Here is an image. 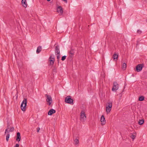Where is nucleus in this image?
<instances>
[{
  "mask_svg": "<svg viewBox=\"0 0 147 147\" xmlns=\"http://www.w3.org/2000/svg\"><path fill=\"white\" fill-rule=\"evenodd\" d=\"M27 102V99L24 98L21 104V108L23 111H26V106Z\"/></svg>",
  "mask_w": 147,
  "mask_h": 147,
  "instance_id": "obj_1",
  "label": "nucleus"
},
{
  "mask_svg": "<svg viewBox=\"0 0 147 147\" xmlns=\"http://www.w3.org/2000/svg\"><path fill=\"white\" fill-rule=\"evenodd\" d=\"M65 101L66 103H68L71 105L73 104L74 100L71 98V96H67L65 98Z\"/></svg>",
  "mask_w": 147,
  "mask_h": 147,
  "instance_id": "obj_2",
  "label": "nucleus"
},
{
  "mask_svg": "<svg viewBox=\"0 0 147 147\" xmlns=\"http://www.w3.org/2000/svg\"><path fill=\"white\" fill-rule=\"evenodd\" d=\"M45 96L47 98L46 100L47 102V104L49 105H50L53 101L51 97L49 95L47 94H45Z\"/></svg>",
  "mask_w": 147,
  "mask_h": 147,
  "instance_id": "obj_3",
  "label": "nucleus"
},
{
  "mask_svg": "<svg viewBox=\"0 0 147 147\" xmlns=\"http://www.w3.org/2000/svg\"><path fill=\"white\" fill-rule=\"evenodd\" d=\"M86 119V117L85 112L82 111L80 113V121L82 122H84Z\"/></svg>",
  "mask_w": 147,
  "mask_h": 147,
  "instance_id": "obj_4",
  "label": "nucleus"
},
{
  "mask_svg": "<svg viewBox=\"0 0 147 147\" xmlns=\"http://www.w3.org/2000/svg\"><path fill=\"white\" fill-rule=\"evenodd\" d=\"M119 84L116 82H114L113 83V86L112 88V90L116 92L119 88Z\"/></svg>",
  "mask_w": 147,
  "mask_h": 147,
  "instance_id": "obj_5",
  "label": "nucleus"
},
{
  "mask_svg": "<svg viewBox=\"0 0 147 147\" xmlns=\"http://www.w3.org/2000/svg\"><path fill=\"white\" fill-rule=\"evenodd\" d=\"M57 11L59 13L60 15H62L63 13V8L61 6H58L57 8Z\"/></svg>",
  "mask_w": 147,
  "mask_h": 147,
  "instance_id": "obj_6",
  "label": "nucleus"
},
{
  "mask_svg": "<svg viewBox=\"0 0 147 147\" xmlns=\"http://www.w3.org/2000/svg\"><path fill=\"white\" fill-rule=\"evenodd\" d=\"M142 68V64H138L136 67V69L137 72H139L140 71Z\"/></svg>",
  "mask_w": 147,
  "mask_h": 147,
  "instance_id": "obj_7",
  "label": "nucleus"
},
{
  "mask_svg": "<svg viewBox=\"0 0 147 147\" xmlns=\"http://www.w3.org/2000/svg\"><path fill=\"white\" fill-rule=\"evenodd\" d=\"M55 53L56 55L59 54L60 51L59 46L57 45L55 47Z\"/></svg>",
  "mask_w": 147,
  "mask_h": 147,
  "instance_id": "obj_8",
  "label": "nucleus"
},
{
  "mask_svg": "<svg viewBox=\"0 0 147 147\" xmlns=\"http://www.w3.org/2000/svg\"><path fill=\"white\" fill-rule=\"evenodd\" d=\"M100 121L101 122V124L104 125L106 123V121L105 118L103 115H102Z\"/></svg>",
  "mask_w": 147,
  "mask_h": 147,
  "instance_id": "obj_9",
  "label": "nucleus"
},
{
  "mask_svg": "<svg viewBox=\"0 0 147 147\" xmlns=\"http://www.w3.org/2000/svg\"><path fill=\"white\" fill-rule=\"evenodd\" d=\"M56 112L55 110L53 109H51L48 112V114L49 115H51L52 114L55 113Z\"/></svg>",
  "mask_w": 147,
  "mask_h": 147,
  "instance_id": "obj_10",
  "label": "nucleus"
},
{
  "mask_svg": "<svg viewBox=\"0 0 147 147\" xmlns=\"http://www.w3.org/2000/svg\"><path fill=\"white\" fill-rule=\"evenodd\" d=\"M14 128L13 127H11L9 130H7V129H5V134H6L7 133L8 134L9 132H12L14 131Z\"/></svg>",
  "mask_w": 147,
  "mask_h": 147,
  "instance_id": "obj_11",
  "label": "nucleus"
},
{
  "mask_svg": "<svg viewBox=\"0 0 147 147\" xmlns=\"http://www.w3.org/2000/svg\"><path fill=\"white\" fill-rule=\"evenodd\" d=\"M21 136L20 132H18L17 133L16 140L18 142L20 141L21 140Z\"/></svg>",
  "mask_w": 147,
  "mask_h": 147,
  "instance_id": "obj_12",
  "label": "nucleus"
},
{
  "mask_svg": "<svg viewBox=\"0 0 147 147\" xmlns=\"http://www.w3.org/2000/svg\"><path fill=\"white\" fill-rule=\"evenodd\" d=\"M22 5L24 7L26 8L27 7V4L26 2V0H22Z\"/></svg>",
  "mask_w": 147,
  "mask_h": 147,
  "instance_id": "obj_13",
  "label": "nucleus"
},
{
  "mask_svg": "<svg viewBox=\"0 0 147 147\" xmlns=\"http://www.w3.org/2000/svg\"><path fill=\"white\" fill-rule=\"evenodd\" d=\"M112 107V103L111 102L107 103L106 105V107L111 108Z\"/></svg>",
  "mask_w": 147,
  "mask_h": 147,
  "instance_id": "obj_14",
  "label": "nucleus"
},
{
  "mask_svg": "<svg viewBox=\"0 0 147 147\" xmlns=\"http://www.w3.org/2000/svg\"><path fill=\"white\" fill-rule=\"evenodd\" d=\"M42 49L41 47V46H38L36 50V53L37 54L39 53L41 51Z\"/></svg>",
  "mask_w": 147,
  "mask_h": 147,
  "instance_id": "obj_15",
  "label": "nucleus"
},
{
  "mask_svg": "<svg viewBox=\"0 0 147 147\" xmlns=\"http://www.w3.org/2000/svg\"><path fill=\"white\" fill-rule=\"evenodd\" d=\"M144 119H140V120H139V121L138 122V123L139 125H142L143 124V123H144Z\"/></svg>",
  "mask_w": 147,
  "mask_h": 147,
  "instance_id": "obj_16",
  "label": "nucleus"
},
{
  "mask_svg": "<svg viewBox=\"0 0 147 147\" xmlns=\"http://www.w3.org/2000/svg\"><path fill=\"white\" fill-rule=\"evenodd\" d=\"M74 144L75 145H77L79 143V141L78 139H76L74 140Z\"/></svg>",
  "mask_w": 147,
  "mask_h": 147,
  "instance_id": "obj_17",
  "label": "nucleus"
},
{
  "mask_svg": "<svg viewBox=\"0 0 147 147\" xmlns=\"http://www.w3.org/2000/svg\"><path fill=\"white\" fill-rule=\"evenodd\" d=\"M69 53L71 55H70L71 57L72 56L74 53V50L73 49H71V50L70 51Z\"/></svg>",
  "mask_w": 147,
  "mask_h": 147,
  "instance_id": "obj_18",
  "label": "nucleus"
},
{
  "mask_svg": "<svg viewBox=\"0 0 147 147\" xmlns=\"http://www.w3.org/2000/svg\"><path fill=\"white\" fill-rule=\"evenodd\" d=\"M111 109V108L106 107V111L107 114L109 113Z\"/></svg>",
  "mask_w": 147,
  "mask_h": 147,
  "instance_id": "obj_19",
  "label": "nucleus"
},
{
  "mask_svg": "<svg viewBox=\"0 0 147 147\" xmlns=\"http://www.w3.org/2000/svg\"><path fill=\"white\" fill-rule=\"evenodd\" d=\"M49 61H50V65H53L54 63L55 60L52 59H49Z\"/></svg>",
  "mask_w": 147,
  "mask_h": 147,
  "instance_id": "obj_20",
  "label": "nucleus"
},
{
  "mask_svg": "<svg viewBox=\"0 0 147 147\" xmlns=\"http://www.w3.org/2000/svg\"><path fill=\"white\" fill-rule=\"evenodd\" d=\"M144 97L143 96H141L139 97V100L140 101H142L144 100Z\"/></svg>",
  "mask_w": 147,
  "mask_h": 147,
  "instance_id": "obj_21",
  "label": "nucleus"
},
{
  "mask_svg": "<svg viewBox=\"0 0 147 147\" xmlns=\"http://www.w3.org/2000/svg\"><path fill=\"white\" fill-rule=\"evenodd\" d=\"M126 64L125 63H123L122 66L123 69V70H125L126 67Z\"/></svg>",
  "mask_w": 147,
  "mask_h": 147,
  "instance_id": "obj_22",
  "label": "nucleus"
},
{
  "mask_svg": "<svg viewBox=\"0 0 147 147\" xmlns=\"http://www.w3.org/2000/svg\"><path fill=\"white\" fill-rule=\"evenodd\" d=\"M118 57V55L117 54H114L113 56V58L114 59H117Z\"/></svg>",
  "mask_w": 147,
  "mask_h": 147,
  "instance_id": "obj_23",
  "label": "nucleus"
},
{
  "mask_svg": "<svg viewBox=\"0 0 147 147\" xmlns=\"http://www.w3.org/2000/svg\"><path fill=\"white\" fill-rule=\"evenodd\" d=\"M10 127H11L10 124V123H9L7 122V129H7V130H8V129H10Z\"/></svg>",
  "mask_w": 147,
  "mask_h": 147,
  "instance_id": "obj_24",
  "label": "nucleus"
},
{
  "mask_svg": "<svg viewBox=\"0 0 147 147\" xmlns=\"http://www.w3.org/2000/svg\"><path fill=\"white\" fill-rule=\"evenodd\" d=\"M9 134L8 133L6 136V140L7 142H8V141L9 140Z\"/></svg>",
  "mask_w": 147,
  "mask_h": 147,
  "instance_id": "obj_25",
  "label": "nucleus"
},
{
  "mask_svg": "<svg viewBox=\"0 0 147 147\" xmlns=\"http://www.w3.org/2000/svg\"><path fill=\"white\" fill-rule=\"evenodd\" d=\"M136 136L132 134L130 136V137L133 140L135 138Z\"/></svg>",
  "mask_w": 147,
  "mask_h": 147,
  "instance_id": "obj_26",
  "label": "nucleus"
},
{
  "mask_svg": "<svg viewBox=\"0 0 147 147\" xmlns=\"http://www.w3.org/2000/svg\"><path fill=\"white\" fill-rule=\"evenodd\" d=\"M66 57V56L64 55V56H63L61 58V60L63 61H64Z\"/></svg>",
  "mask_w": 147,
  "mask_h": 147,
  "instance_id": "obj_27",
  "label": "nucleus"
},
{
  "mask_svg": "<svg viewBox=\"0 0 147 147\" xmlns=\"http://www.w3.org/2000/svg\"><path fill=\"white\" fill-rule=\"evenodd\" d=\"M52 59L53 60H55V58L54 56H52V55H51L50 57L49 58V59Z\"/></svg>",
  "mask_w": 147,
  "mask_h": 147,
  "instance_id": "obj_28",
  "label": "nucleus"
},
{
  "mask_svg": "<svg viewBox=\"0 0 147 147\" xmlns=\"http://www.w3.org/2000/svg\"><path fill=\"white\" fill-rule=\"evenodd\" d=\"M137 32L138 34H140L142 33V31L141 30H137Z\"/></svg>",
  "mask_w": 147,
  "mask_h": 147,
  "instance_id": "obj_29",
  "label": "nucleus"
},
{
  "mask_svg": "<svg viewBox=\"0 0 147 147\" xmlns=\"http://www.w3.org/2000/svg\"><path fill=\"white\" fill-rule=\"evenodd\" d=\"M57 59H59V58L60 57V54L59 53V54H57Z\"/></svg>",
  "mask_w": 147,
  "mask_h": 147,
  "instance_id": "obj_30",
  "label": "nucleus"
},
{
  "mask_svg": "<svg viewBox=\"0 0 147 147\" xmlns=\"http://www.w3.org/2000/svg\"><path fill=\"white\" fill-rule=\"evenodd\" d=\"M19 145L18 144H16L15 146H14V147H19Z\"/></svg>",
  "mask_w": 147,
  "mask_h": 147,
  "instance_id": "obj_31",
  "label": "nucleus"
},
{
  "mask_svg": "<svg viewBox=\"0 0 147 147\" xmlns=\"http://www.w3.org/2000/svg\"><path fill=\"white\" fill-rule=\"evenodd\" d=\"M40 130V128L39 127H38L37 128V132H39V130Z\"/></svg>",
  "mask_w": 147,
  "mask_h": 147,
  "instance_id": "obj_32",
  "label": "nucleus"
},
{
  "mask_svg": "<svg viewBox=\"0 0 147 147\" xmlns=\"http://www.w3.org/2000/svg\"><path fill=\"white\" fill-rule=\"evenodd\" d=\"M63 1H65V2L67 3V0H63Z\"/></svg>",
  "mask_w": 147,
  "mask_h": 147,
  "instance_id": "obj_33",
  "label": "nucleus"
},
{
  "mask_svg": "<svg viewBox=\"0 0 147 147\" xmlns=\"http://www.w3.org/2000/svg\"><path fill=\"white\" fill-rule=\"evenodd\" d=\"M57 61H58V63H59V59H58V60L57 59Z\"/></svg>",
  "mask_w": 147,
  "mask_h": 147,
  "instance_id": "obj_34",
  "label": "nucleus"
}]
</instances>
